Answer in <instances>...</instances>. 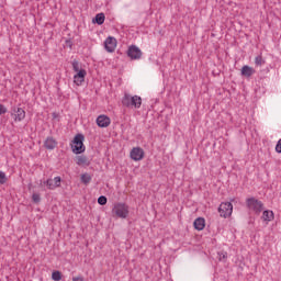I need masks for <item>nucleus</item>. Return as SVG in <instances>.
<instances>
[{"label":"nucleus","instance_id":"nucleus-1","mask_svg":"<svg viewBox=\"0 0 281 281\" xmlns=\"http://www.w3.org/2000/svg\"><path fill=\"white\" fill-rule=\"evenodd\" d=\"M70 148L74 155H82L87 147L85 146V135L77 134L70 143Z\"/></svg>","mask_w":281,"mask_h":281},{"label":"nucleus","instance_id":"nucleus-2","mask_svg":"<svg viewBox=\"0 0 281 281\" xmlns=\"http://www.w3.org/2000/svg\"><path fill=\"white\" fill-rule=\"evenodd\" d=\"M246 207L250 212H254V214L259 215L262 213V210H265V203H262V201L256 199L255 196H251L246 199Z\"/></svg>","mask_w":281,"mask_h":281},{"label":"nucleus","instance_id":"nucleus-3","mask_svg":"<svg viewBox=\"0 0 281 281\" xmlns=\"http://www.w3.org/2000/svg\"><path fill=\"white\" fill-rule=\"evenodd\" d=\"M123 106H126L127 109H140L142 108V97L139 95H131V94H124L122 99Z\"/></svg>","mask_w":281,"mask_h":281},{"label":"nucleus","instance_id":"nucleus-4","mask_svg":"<svg viewBox=\"0 0 281 281\" xmlns=\"http://www.w3.org/2000/svg\"><path fill=\"white\" fill-rule=\"evenodd\" d=\"M112 215L116 216V218H128V206L126 203H115L112 209Z\"/></svg>","mask_w":281,"mask_h":281},{"label":"nucleus","instance_id":"nucleus-5","mask_svg":"<svg viewBox=\"0 0 281 281\" xmlns=\"http://www.w3.org/2000/svg\"><path fill=\"white\" fill-rule=\"evenodd\" d=\"M220 216L223 218H227L232 216V212H234V205L232 202H223L218 207Z\"/></svg>","mask_w":281,"mask_h":281},{"label":"nucleus","instance_id":"nucleus-6","mask_svg":"<svg viewBox=\"0 0 281 281\" xmlns=\"http://www.w3.org/2000/svg\"><path fill=\"white\" fill-rule=\"evenodd\" d=\"M127 56L132 60H139V58H142V49H139V47L136 45H132L127 49Z\"/></svg>","mask_w":281,"mask_h":281},{"label":"nucleus","instance_id":"nucleus-7","mask_svg":"<svg viewBox=\"0 0 281 281\" xmlns=\"http://www.w3.org/2000/svg\"><path fill=\"white\" fill-rule=\"evenodd\" d=\"M130 157L133 161H142L144 159V149L142 147H134L130 153Z\"/></svg>","mask_w":281,"mask_h":281},{"label":"nucleus","instance_id":"nucleus-8","mask_svg":"<svg viewBox=\"0 0 281 281\" xmlns=\"http://www.w3.org/2000/svg\"><path fill=\"white\" fill-rule=\"evenodd\" d=\"M104 47L110 54H113L117 47V40H115V37L109 36L104 42Z\"/></svg>","mask_w":281,"mask_h":281},{"label":"nucleus","instance_id":"nucleus-9","mask_svg":"<svg viewBox=\"0 0 281 281\" xmlns=\"http://www.w3.org/2000/svg\"><path fill=\"white\" fill-rule=\"evenodd\" d=\"M97 125L100 128H106L108 126H111V119L104 114H101L97 117Z\"/></svg>","mask_w":281,"mask_h":281},{"label":"nucleus","instance_id":"nucleus-10","mask_svg":"<svg viewBox=\"0 0 281 281\" xmlns=\"http://www.w3.org/2000/svg\"><path fill=\"white\" fill-rule=\"evenodd\" d=\"M87 77V70L81 69L74 76V82L77 87H80L82 82H85V78Z\"/></svg>","mask_w":281,"mask_h":281},{"label":"nucleus","instance_id":"nucleus-11","mask_svg":"<svg viewBox=\"0 0 281 281\" xmlns=\"http://www.w3.org/2000/svg\"><path fill=\"white\" fill-rule=\"evenodd\" d=\"M13 115L15 122H23L25 120V110L23 108H14Z\"/></svg>","mask_w":281,"mask_h":281},{"label":"nucleus","instance_id":"nucleus-12","mask_svg":"<svg viewBox=\"0 0 281 281\" xmlns=\"http://www.w3.org/2000/svg\"><path fill=\"white\" fill-rule=\"evenodd\" d=\"M44 146L47 150H54V148H56V146H58V142H56V139H54V137L48 136L44 142Z\"/></svg>","mask_w":281,"mask_h":281},{"label":"nucleus","instance_id":"nucleus-13","mask_svg":"<svg viewBox=\"0 0 281 281\" xmlns=\"http://www.w3.org/2000/svg\"><path fill=\"white\" fill-rule=\"evenodd\" d=\"M254 74H256V69H254L252 67H250L248 65L243 66L241 76H245V78H251V76H254Z\"/></svg>","mask_w":281,"mask_h":281},{"label":"nucleus","instance_id":"nucleus-14","mask_svg":"<svg viewBox=\"0 0 281 281\" xmlns=\"http://www.w3.org/2000/svg\"><path fill=\"white\" fill-rule=\"evenodd\" d=\"M194 228L198 229V232H201L203 229H205V218L203 217H198L194 222H193Z\"/></svg>","mask_w":281,"mask_h":281},{"label":"nucleus","instance_id":"nucleus-15","mask_svg":"<svg viewBox=\"0 0 281 281\" xmlns=\"http://www.w3.org/2000/svg\"><path fill=\"white\" fill-rule=\"evenodd\" d=\"M91 161L87 156H78L77 157V166H90Z\"/></svg>","mask_w":281,"mask_h":281},{"label":"nucleus","instance_id":"nucleus-16","mask_svg":"<svg viewBox=\"0 0 281 281\" xmlns=\"http://www.w3.org/2000/svg\"><path fill=\"white\" fill-rule=\"evenodd\" d=\"M261 218H262V221H266L268 223L273 221V218H274L273 211H269V210L263 211Z\"/></svg>","mask_w":281,"mask_h":281},{"label":"nucleus","instance_id":"nucleus-17","mask_svg":"<svg viewBox=\"0 0 281 281\" xmlns=\"http://www.w3.org/2000/svg\"><path fill=\"white\" fill-rule=\"evenodd\" d=\"M105 19L106 16L104 15V13H98L93 19V23H97V25H102Z\"/></svg>","mask_w":281,"mask_h":281},{"label":"nucleus","instance_id":"nucleus-18","mask_svg":"<svg viewBox=\"0 0 281 281\" xmlns=\"http://www.w3.org/2000/svg\"><path fill=\"white\" fill-rule=\"evenodd\" d=\"M81 182H83L85 186H89V183H91V176L89 173L81 175Z\"/></svg>","mask_w":281,"mask_h":281},{"label":"nucleus","instance_id":"nucleus-19","mask_svg":"<svg viewBox=\"0 0 281 281\" xmlns=\"http://www.w3.org/2000/svg\"><path fill=\"white\" fill-rule=\"evenodd\" d=\"M71 66H72L74 71H76V72L82 71V68H81L80 63L78 60L74 59L71 61Z\"/></svg>","mask_w":281,"mask_h":281},{"label":"nucleus","instance_id":"nucleus-20","mask_svg":"<svg viewBox=\"0 0 281 281\" xmlns=\"http://www.w3.org/2000/svg\"><path fill=\"white\" fill-rule=\"evenodd\" d=\"M44 186H47L48 190H56L54 179H47L46 181H44Z\"/></svg>","mask_w":281,"mask_h":281},{"label":"nucleus","instance_id":"nucleus-21","mask_svg":"<svg viewBox=\"0 0 281 281\" xmlns=\"http://www.w3.org/2000/svg\"><path fill=\"white\" fill-rule=\"evenodd\" d=\"M52 280H54V281L63 280V273H60V271H54L52 273Z\"/></svg>","mask_w":281,"mask_h":281},{"label":"nucleus","instance_id":"nucleus-22","mask_svg":"<svg viewBox=\"0 0 281 281\" xmlns=\"http://www.w3.org/2000/svg\"><path fill=\"white\" fill-rule=\"evenodd\" d=\"M255 64L258 66V67H262V65H265V59H262V56H257L255 58Z\"/></svg>","mask_w":281,"mask_h":281},{"label":"nucleus","instance_id":"nucleus-23","mask_svg":"<svg viewBox=\"0 0 281 281\" xmlns=\"http://www.w3.org/2000/svg\"><path fill=\"white\" fill-rule=\"evenodd\" d=\"M217 258L221 261H226L227 260V252H225V251L217 252Z\"/></svg>","mask_w":281,"mask_h":281},{"label":"nucleus","instance_id":"nucleus-24","mask_svg":"<svg viewBox=\"0 0 281 281\" xmlns=\"http://www.w3.org/2000/svg\"><path fill=\"white\" fill-rule=\"evenodd\" d=\"M60 181H63V179L60 178V176H57L53 179V183L55 186V188H60Z\"/></svg>","mask_w":281,"mask_h":281},{"label":"nucleus","instance_id":"nucleus-25","mask_svg":"<svg viewBox=\"0 0 281 281\" xmlns=\"http://www.w3.org/2000/svg\"><path fill=\"white\" fill-rule=\"evenodd\" d=\"M98 203H99V205H106V203H108L106 196L100 195V196L98 198Z\"/></svg>","mask_w":281,"mask_h":281},{"label":"nucleus","instance_id":"nucleus-26","mask_svg":"<svg viewBox=\"0 0 281 281\" xmlns=\"http://www.w3.org/2000/svg\"><path fill=\"white\" fill-rule=\"evenodd\" d=\"M8 181V177H5V172L0 171V184L3 186Z\"/></svg>","mask_w":281,"mask_h":281},{"label":"nucleus","instance_id":"nucleus-27","mask_svg":"<svg viewBox=\"0 0 281 281\" xmlns=\"http://www.w3.org/2000/svg\"><path fill=\"white\" fill-rule=\"evenodd\" d=\"M32 201H33V203H41V194L33 193Z\"/></svg>","mask_w":281,"mask_h":281},{"label":"nucleus","instance_id":"nucleus-28","mask_svg":"<svg viewBox=\"0 0 281 281\" xmlns=\"http://www.w3.org/2000/svg\"><path fill=\"white\" fill-rule=\"evenodd\" d=\"M5 113H8V109L3 104H0V115H3Z\"/></svg>","mask_w":281,"mask_h":281},{"label":"nucleus","instance_id":"nucleus-29","mask_svg":"<svg viewBox=\"0 0 281 281\" xmlns=\"http://www.w3.org/2000/svg\"><path fill=\"white\" fill-rule=\"evenodd\" d=\"M276 151L281 154V138L278 140V143L276 145Z\"/></svg>","mask_w":281,"mask_h":281},{"label":"nucleus","instance_id":"nucleus-30","mask_svg":"<svg viewBox=\"0 0 281 281\" xmlns=\"http://www.w3.org/2000/svg\"><path fill=\"white\" fill-rule=\"evenodd\" d=\"M72 281H85L83 277L77 276L72 278Z\"/></svg>","mask_w":281,"mask_h":281}]
</instances>
